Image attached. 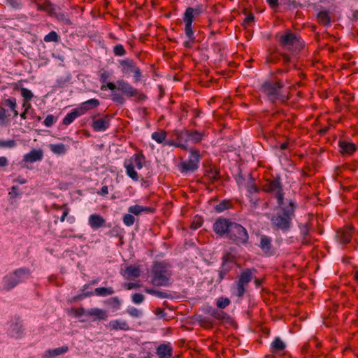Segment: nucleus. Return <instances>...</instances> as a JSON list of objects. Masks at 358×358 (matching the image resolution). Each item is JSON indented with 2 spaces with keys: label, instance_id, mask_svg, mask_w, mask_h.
I'll use <instances>...</instances> for the list:
<instances>
[{
  "label": "nucleus",
  "instance_id": "39",
  "mask_svg": "<svg viewBox=\"0 0 358 358\" xmlns=\"http://www.w3.org/2000/svg\"><path fill=\"white\" fill-rule=\"evenodd\" d=\"M50 150L57 155H64L66 152V147L63 143L50 145Z\"/></svg>",
  "mask_w": 358,
  "mask_h": 358
},
{
  "label": "nucleus",
  "instance_id": "61",
  "mask_svg": "<svg viewBox=\"0 0 358 358\" xmlns=\"http://www.w3.org/2000/svg\"><path fill=\"white\" fill-rule=\"evenodd\" d=\"M74 315L76 317H79L83 315H86V311L87 310L84 309L83 308L74 309L73 310Z\"/></svg>",
  "mask_w": 358,
  "mask_h": 358
},
{
  "label": "nucleus",
  "instance_id": "59",
  "mask_svg": "<svg viewBox=\"0 0 358 358\" xmlns=\"http://www.w3.org/2000/svg\"><path fill=\"white\" fill-rule=\"evenodd\" d=\"M7 122V115H6L5 108L0 106V124L4 125Z\"/></svg>",
  "mask_w": 358,
  "mask_h": 358
},
{
  "label": "nucleus",
  "instance_id": "6",
  "mask_svg": "<svg viewBox=\"0 0 358 358\" xmlns=\"http://www.w3.org/2000/svg\"><path fill=\"white\" fill-rule=\"evenodd\" d=\"M262 191L275 195L278 206H282L284 202V192L280 178L267 180L262 186Z\"/></svg>",
  "mask_w": 358,
  "mask_h": 358
},
{
  "label": "nucleus",
  "instance_id": "33",
  "mask_svg": "<svg viewBox=\"0 0 358 358\" xmlns=\"http://www.w3.org/2000/svg\"><path fill=\"white\" fill-rule=\"evenodd\" d=\"M339 146L341 152L345 154L351 155L356 150L355 144L345 141L339 142Z\"/></svg>",
  "mask_w": 358,
  "mask_h": 358
},
{
  "label": "nucleus",
  "instance_id": "10",
  "mask_svg": "<svg viewBox=\"0 0 358 358\" xmlns=\"http://www.w3.org/2000/svg\"><path fill=\"white\" fill-rule=\"evenodd\" d=\"M119 64L121 66V71L123 74L129 75L133 73L136 83L139 82L141 80V71L133 59H121L119 61Z\"/></svg>",
  "mask_w": 358,
  "mask_h": 358
},
{
  "label": "nucleus",
  "instance_id": "34",
  "mask_svg": "<svg viewBox=\"0 0 358 358\" xmlns=\"http://www.w3.org/2000/svg\"><path fill=\"white\" fill-rule=\"evenodd\" d=\"M82 115L78 109L76 108L73 109L71 113H68L62 120V124L64 125H69L72 123L74 120Z\"/></svg>",
  "mask_w": 358,
  "mask_h": 358
},
{
  "label": "nucleus",
  "instance_id": "62",
  "mask_svg": "<svg viewBox=\"0 0 358 358\" xmlns=\"http://www.w3.org/2000/svg\"><path fill=\"white\" fill-rule=\"evenodd\" d=\"M6 3L13 8H19L20 3L18 0H6Z\"/></svg>",
  "mask_w": 358,
  "mask_h": 358
},
{
  "label": "nucleus",
  "instance_id": "41",
  "mask_svg": "<svg viewBox=\"0 0 358 358\" xmlns=\"http://www.w3.org/2000/svg\"><path fill=\"white\" fill-rule=\"evenodd\" d=\"M232 207V203L230 200H223L215 207L217 213H221L225 210L229 209Z\"/></svg>",
  "mask_w": 358,
  "mask_h": 358
},
{
  "label": "nucleus",
  "instance_id": "27",
  "mask_svg": "<svg viewBox=\"0 0 358 358\" xmlns=\"http://www.w3.org/2000/svg\"><path fill=\"white\" fill-rule=\"evenodd\" d=\"M124 166L126 169L127 176H129L134 181H138V175L137 172L134 170L133 159L126 160L124 163Z\"/></svg>",
  "mask_w": 358,
  "mask_h": 358
},
{
  "label": "nucleus",
  "instance_id": "50",
  "mask_svg": "<svg viewBox=\"0 0 358 358\" xmlns=\"http://www.w3.org/2000/svg\"><path fill=\"white\" fill-rule=\"evenodd\" d=\"M105 303L113 309H117L120 305V302L117 297L110 298L106 300Z\"/></svg>",
  "mask_w": 358,
  "mask_h": 358
},
{
  "label": "nucleus",
  "instance_id": "15",
  "mask_svg": "<svg viewBox=\"0 0 358 358\" xmlns=\"http://www.w3.org/2000/svg\"><path fill=\"white\" fill-rule=\"evenodd\" d=\"M113 115H106L102 118L94 120L92 124V127L96 131H103L109 128L110 120L112 119Z\"/></svg>",
  "mask_w": 358,
  "mask_h": 358
},
{
  "label": "nucleus",
  "instance_id": "30",
  "mask_svg": "<svg viewBox=\"0 0 358 358\" xmlns=\"http://www.w3.org/2000/svg\"><path fill=\"white\" fill-rule=\"evenodd\" d=\"M203 12V6L198 5L195 8L188 7L185 11L183 16H189L191 17V20H194V18L199 16Z\"/></svg>",
  "mask_w": 358,
  "mask_h": 358
},
{
  "label": "nucleus",
  "instance_id": "23",
  "mask_svg": "<svg viewBox=\"0 0 358 358\" xmlns=\"http://www.w3.org/2000/svg\"><path fill=\"white\" fill-rule=\"evenodd\" d=\"M175 136L176 137V140L178 141L176 145L177 147L185 148V145L187 142L188 141V130L187 129H183L181 131H176L175 132Z\"/></svg>",
  "mask_w": 358,
  "mask_h": 358
},
{
  "label": "nucleus",
  "instance_id": "52",
  "mask_svg": "<svg viewBox=\"0 0 358 358\" xmlns=\"http://www.w3.org/2000/svg\"><path fill=\"white\" fill-rule=\"evenodd\" d=\"M131 214V213L125 214L123 216V222L127 227L133 225L135 222L134 216Z\"/></svg>",
  "mask_w": 358,
  "mask_h": 358
},
{
  "label": "nucleus",
  "instance_id": "25",
  "mask_svg": "<svg viewBox=\"0 0 358 358\" xmlns=\"http://www.w3.org/2000/svg\"><path fill=\"white\" fill-rule=\"evenodd\" d=\"M108 327L110 329V330H129V326L128 323L125 320H115L110 321Z\"/></svg>",
  "mask_w": 358,
  "mask_h": 358
},
{
  "label": "nucleus",
  "instance_id": "18",
  "mask_svg": "<svg viewBox=\"0 0 358 358\" xmlns=\"http://www.w3.org/2000/svg\"><path fill=\"white\" fill-rule=\"evenodd\" d=\"M8 334L13 338H21L23 334L22 321L17 319L15 321L12 322L8 329Z\"/></svg>",
  "mask_w": 358,
  "mask_h": 358
},
{
  "label": "nucleus",
  "instance_id": "9",
  "mask_svg": "<svg viewBox=\"0 0 358 358\" xmlns=\"http://www.w3.org/2000/svg\"><path fill=\"white\" fill-rule=\"evenodd\" d=\"M189 152V159L182 162L180 164L182 173L194 172L199 168V163L201 159L199 151L192 149Z\"/></svg>",
  "mask_w": 358,
  "mask_h": 358
},
{
  "label": "nucleus",
  "instance_id": "63",
  "mask_svg": "<svg viewBox=\"0 0 358 358\" xmlns=\"http://www.w3.org/2000/svg\"><path fill=\"white\" fill-rule=\"evenodd\" d=\"M58 20L63 21L66 24H71V20L68 17H66L64 14H58L56 15Z\"/></svg>",
  "mask_w": 358,
  "mask_h": 358
},
{
  "label": "nucleus",
  "instance_id": "26",
  "mask_svg": "<svg viewBox=\"0 0 358 358\" xmlns=\"http://www.w3.org/2000/svg\"><path fill=\"white\" fill-rule=\"evenodd\" d=\"M183 21L185 24V32L187 38L189 39V41L194 42L195 37L194 35V31L192 30V22L193 20H191V17L189 16H183Z\"/></svg>",
  "mask_w": 358,
  "mask_h": 358
},
{
  "label": "nucleus",
  "instance_id": "44",
  "mask_svg": "<svg viewBox=\"0 0 358 358\" xmlns=\"http://www.w3.org/2000/svg\"><path fill=\"white\" fill-rule=\"evenodd\" d=\"M231 303V301L227 297H220L217 299L216 306L219 309H224L227 307Z\"/></svg>",
  "mask_w": 358,
  "mask_h": 358
},
{
  "label": "nucleus",
  "instance_id": "11",
  "mask_svg": "<svg viewBox=\"0 0 358 358\" xmlns=\"http://www.w3.org/2000/svg\"><path fill=\"white\" fill-rule=\"evenodd\" d=\"M202 311L212 318L215 324L216 321L222 322L229 318V315L222 310H218L208 305H204L202 307Z\"/></svg>",
  "mask_w": 358,
  "mask_h": 358
},
{
  "label": "nucleus",
  "instance_id": "2",
  "mask_svg": "<svg viewBox=\"0 0 358 358\" xmlns=\"http://www.w3.org/2000/svg\"><path fill=\"white\" fill-rule=\"evenodd\" d=\"M283 88L284 85L282 80L277 79L265 81L261 85L259 90L272 103H275L278 101L285 103L289 99V96L282 93Z\"/></svg>",
  "mask_w": 358,
  "mask_h": 358
},
{
  "label": "nucleus",
  "instance_id": "14",
  "mask_svg": "<svg viewBox=\"0 0 358 358\" xmlns=\"http://www.w3.org/2000/svg\"><path fill=\"white\" fill-rule=\"evenodd\" d=\"M282 58L283 65L288 66L290 62V57L285 53H280L278 50L271 52L266 57V62L276 64Z\"/></svg>",
  "mask_w": 358,
  "mask_h": 358
},
{
  "label": "nucleus",
  "instance_id": "64",
  "mask_svg": "<svg viewBox=\"0 0 358 358\" xmlns=\"http://www.w3.org/2000/svg\"><path fill=\"white\" fill-rule=\"evenodd\" d=\"M20 194L18 192V188L15 186H13L11 189V191L9 192V196L10 198H15Z\"/></svg>",
  "mask_w": 358,
  "mask_h": 358
},
{
  "label": "nucleus",
  "instance_id": "21",
  "mask_svg": "<svg viewBox=\"0 0 358 358\" xmlns=\"http://www.w3.org/2000/svg\"><path fill=\"white\" fill-rule=\"evenodd\" d=\"M105 224L106 220L100 215L92 214L89 217V224L94 229L103 227Z\"/></svg>",
  "mask_w": 358,
  "mask_h": 358
},
{
  "label": "nucleus",
  "instance_id": "54",
  "mask_svg": "<svg viewBox=\"0 0 358 358\" xmlns=\"http://www.w3.org/2000/svg\"><path fill=\"white\" fill-rule=\"evenodd\" d=\"M113 53L115 56H124L126 55V50L121 44L116 45L113 48Z\"/></svg>",
  "mask_w": 358,
  "mask_h": 358
},
{
  "label": "nucleus",
  "instance_id": "1",
  "mask_svg": "<svg viewBox=\"0 0 358 358\" xmlns=\"http://www.w3.org/2000/svg\"><path fill=\"white\" fill-rule=\"evenodd\" d=\"M280 206V211L271 218V227L275 231L287 232L292 227L296 206L293 201H289L287 203L283 202V205Z\"/></svg>",
  "mask_w": 358,
  "mask_h": 358
},
{
  "label": "nucleus",
  "instance_id": "57",
  "mask_svg": "<svg viewBox=\"0 0 358 358\" xmlns=\"http://www.w3.org/2000/svg\"><path fill=\"white\" fill-rule=\"evenodd\" d=\"M131 299L135 304H140L144 301L145 297L141 293H135L132 295Z\"/></svg>",
  "mask_w": 358,
  "mask_h": 358
},
{
  "label": "nucleus",
  "instance_id": "60",
  "mask_svg": "<svg viewBox=\"0 0 358 358\" xmlns=\"http://www.w3.org/2000/svg\"><path fill=\"white\" fill-rule=\"evenodd\" d=\"M107 88L111 90H117V83L115 84L113 83H108L106 85H101V90H106Z\"/></svg>",
  "mask_w": 358,
  "mask_h": 358
},
{
  "label": "nucleus",
  "instance_id": "42",
  "mask_svg": "<svg viewBox=\"0 0 358 358\" xmlns=\"http://www.w3.org/2000/svg\"><path fill=\"white\" fill-rule=\"evenodd\" d=\"M130 159H133L134 165L135 164L138 169L143 168V161L145 159L143 153H136Z\"/></svg>",
  "mask_w": 358,
  "mask_h": 358
},
{
  "label": "nucleus",
  "instance_id": "56",
  "mask_svg": "<svg viewBox=\"0 0 358 358\" xmlns=\"http://www.w3.org/2000/svg\"><path fill=\"white\" fill-rule=\"evenodd\" d=\"M246 188H247L248 193H250V194L259 192V189L258 188V187L256 185V184L253 181L248 182L247 184Z\"/></svg>",
  "mask_w": 358,
  "mask_h": 358
},
{
  "label": "nucleus",
  "instance_id": "32",
  "mask_svg": "<svg viewBox=\"0 0 358 358\" xmlns=\"http://www.w3.org/2000/svg\"><path fill=\"white\" fill-rule=\"evenodd\" d=\"M86 315L94 316L99 320H106L108 317L107 313L104 310L96 308L87 310Z\"/></svg>",
  "mask_w": 358,
  "mask_h": 358
},
{
  "label": "nucleus",
  "instance_id": "8",
  "mask_svg": "<svg viewBox=\"0 0 358 358\" xmlns=\"http://www.w3.org/2000/svg\"><path fill=\"white\" fill-rule=\"evenodd\" d=\"M117 90L122 92L128 98L137 97L138 101H143L147 98L145 94L140 92L124 80L117 81Z\"/></svg>",
  "mask_w": 358,
  "mask_h": 358
},
{
  "label": "nucleus",
  "instance_id": "36",
  "mask_svg": "<svg viewBox=\"0 0 358 358\" xmlns=\"http://www.w3.org/2000/svg\"><path fill=\"white\" fill-rule=\"evenodd\" d=\"M188 141H191L193 143L201 142L203 136V134L197 130H188Z\"/></svg>",
  "mask_w": 358,
  "mask_h": 358
},
{
  "label": "nucleus",
  "instance_id": "3",
  "mask_svg": "<svg viewBox=\"0 0 358 358\" xmlns=\"http://www.w3.org/2000/svg\"><path fill=\"white\" fill-rule=\"evenodd\" d=\"M171 266L165 262H155L151 268V281L155 286H169L171 284Z\"/></svg>",
  "mask_w": 358,
  "mask_h": 358
},
{
  "label": "nucleus",
  "instance_id": "16",
  "mask_svg": "<svg viewBox=\"0 0 358 358\" xmlns=\"http://www.w3.org/2000/svg\"><path fill=\"white\" fill-rule=\"evenodd\" d=\"M353 228L351 227L340 229L337 231L336 238L341 244H347L352 239L353 234Z\"/></svg>",
  "mask_w": 358,
  "mask_h": 358
},
{
  "label": "nucleus",
  "instance_id": "37",
  "mask_svg": "<svg viewBox=\"0 0 358 358\" xmlns=\"http://www.w3.org/2000/svg\"><path fill=\"white\" fill-rule=\"evenodd\" d=\"M285 347V343L279 337H276L271 344V348L275 352L283 350Z\"/></svg>",
  "mask_w": 358,
  "mask_h": 358
},
{
  "label": "nucleus",
  "instance_id": "7",
  "mask_svg": "<svg viewBox=\"0 0 358 358\" xmlns=\"http://www.w3.org/2000/svg\"><path fill=\"white\" fill-rule=\"evenodd\" d=\"M30 275V271L28 268H22L15 270L3 278V283L8 289H12L18 283L28 278Z\"/></svg>",
  "mask_w": 358,
  "mask_h": 358
},
{
  "label": "nucleus",
  "instance_id": "22",
  "mask_svg": "<svg viewBox=\"0 0 358 358\" xmlns=\"http://www.w3.org/2000/svg\"><path fill=\"white\" fill-rule=\"evenodd\" d=\"M68 351L69 347L66 345H63L52 350H48L44 352L43 358H55L59 355L65 354Z\"/></svg>",
  "mask_w": 358,
  "mask_h": 358
},
{
  "label": "nucleus",
  "instance_id": "35",
  "mask_svg": "<svg viewBox=\"0 0 358 358\" xmlns=\"http://www.w3.org/2000/svg\"><path fill=\"white\" fill-rule=\"evenodd\" d=\"M156 297L164 299L168 298L171 299H180L182 298L179 292H150Z\"/></svg>",
  "mask_w": 358,
  "mask_h": 358
},
{
  "label": "nucleus",
  "instance_id": "13",
  "mask_svg": "<svg viewBox=\"0 0 358 358\" xmlns=\"http://www.w3.org/2000/svg\"><path fill=\"white\" fill-rule=\"evenodd\" d=\"M232 222L226 218H219L213 224V230L220 236H227Z\"/></svg>",
  "mask_w": 358,
  "mask_h": 358
},
{
  "label": "nucleus",
  "instance_id": "31",
  "mask_svg": "<svg viewBox=\"0 0 358 358\" xmlns=\"http://www.w3.org/2000/svg\"><path fill=\"white\" fill-rule=\"evenodd\" d=\"M154 208L150 207H144L139 205H134L129 207L128 212L135 215H138L141 213H153Z\"/></svg>",
  "mask_w": 358,
  "mask_h": 358
},
{
  "label": "nucleus",
  "instance_id": "43",
  "mask_svg": "<svg viewBox=\"0 0 358 358\" xmlns=\"http://www.w3.org/2000/svg\"><path fill=\"white\" fill-rule=\"evenodd\" d=\"M318 22L323 25H329L330 24V17L327 11H320L317 14Z\"/></svg>",
  "mask_w": 358,
  "mask_h": 358
},
{
  "label": "nucleus",
  "instance_id": "4",
  "mask_svg": "<svg viewBox=\"0 0 358 358\" xmlns=\"http://www.w3.org/2000/svg\"><path fill=\"white\" fill-rule=\"evenodd\" d=\"M280 47L285 51L296 52L303 47V42L297 34L289 31L283 34L277 35Z\"/></svg>",
  "mask_w": 358,
  "mask_h": 358
},
{
  "label": "nucleus",
  "instance_id": "51",
  "mask_svg": "<svg viewBox=\"0 0 358 358\" xmlns=\"http://www.w3.org/2000/svg\"><path fill=\"white\" fill-rule=\"evenodd\" d=\"M17 145L16 141L15 140H0V148H13L15 147Z\"/></svg>",
  "mask_w": 358,
  "mask_h": 358
},
{
  "label": "nucleus",
  "instance_id": "17",
  "mask_svg": "<svg viewBox=\"0 0 358 358\" xmlns=\"http://www.w3.org/2000/svg\"><path fill=\"white\" fill-rule=\"evenodd\" d=\"M271 241V238L266 235L260 236L259 247L268 256L273 255L275 252Z\"/></svg>",
  "mask_w": 358,
  "mask_h": 358
},
{
  "label": "nucleus",
  "instance_id": "24",
  "mask_svg": "<svg viewBox=\"0 0 358 358\" xmlns=\"http://www.w3.org/2000/svg\"><path fill=\"white\" fill-rule=\"evenodd\" d=\"M43 158V151L41 150H32L24 156V161L33 163L41 161Z\"/></svg>",
  "mask_w": 358,
  "mask_h": 358
},
{
  "label": "nucleus",
  "instance_id": "5",
  "mask_svg": "<svg viewBox=\"0 0 358 358\" xmlns=\"http://www.w3.org/2000/svg\"><path fill=\"white\" fill-rule=\"evenodd\" d=\"M226 237L231 243L238 246L245 245L249 241V234L247 229L241 224L234 222L231 224Z\"/></svg>",
  "mask_w": 358,
  "mask_h": 358
},
{
  "label": "nucleus",
  "instance_id": "19",
  "mask_svg": "<svg viewBox=\"0 0 358 358\" xmlns=\"http://www.w3.org/2000/svg\"><path fill=\"white\" fill-rule=\"evenodd\" d=\"M156 353L159 358H171L173 348L170 343H162L157 348Z\"/></svg>",
  "mask_w": 358,
  "mask_h": 358
},
{
  "label": "nucleus",
  "instance_id": "49",
  "mask_svg": "<svg viewBox=\"0 0 358 358\" xmlns=\"http://www.w3.org/2000/svg\"><path fill=\"white\" fill-rule=\"evenodd\" d=\"M111 99L119 105H123L125 102L123 95L118 92H113L111 94Z\"/></svg>",
  "mask_w": 358,
  "mask_h": 358
},
{
  "label": "nucleus",
  "instance_id": "47",
  "mask_svg": "<svg viewBox=\"0 0 358 358\" xmlns=\"http://www.w3.org/2000/svg\"><path fill=\"white\" fill-rule=\"evenodd\" d=\"M1 106L10 108L11 110H14L16 108V100L15 98H9L2 100Z\"/></svg>",
  "mask_w": 358,
  "mask_h": 358
},
{
  "label": "nucleus",
  "instance_id": "28",
  "mask_svg": "<svg viewBox=\"0 0 358 358\" xmlns=\"http://www.w3.org/2000/svg\"><path fill=\"white\" fill-rule=\"evenodd\" d=\"M195 318L201 327L206 329H210L215 324L214 320L208 315H197Z\"/></svg>",
  "mask_w": 358,
  "mask_h": 358
},
{
  "label": "nucleus",
  "instance_id": "20",
  "mask_svg": "<svg viewBox=\"0 0 358 358\" xmlns=\"http://www.w3.org/2000/svg\"><path fill=\"white\" fill-rule=\"evenodd\" d=\"M100 104V102L96 99H89L80 104V106L77 108L80 113L83 115L85 113H87L88 110L95 108L97 106H99Z\"/></svg>",
  "mask_w": 358,
  "mask_h": 358
},
{
  "label": "nucleus",
  "instance_id": "53",
  "mask_svg": "<svg viewBox=\"0 0 358 358\" xmlns=\"http://www.w3.org/2000/svg\"><path fill=\"white\" fill-rule=\"evenodd\" d=\"M21 95L24 98V102L29 101L33 97V93L27 88L21 89Z\"/></svg>",
  "mask_w": 358,
  "mask_h": 358
},
{
  "label": "nucleus",
  "instance_id": "46",
  "mask_svg": "<svg viewBox=\"0 0 358 358\" xmlns=\"http://www.w3.org/2000/svg\"><path fill=\"white\" fill-rule=\"evenodd\" d=\"M59 39V36L55 31H50L44 37V41L45 42H57Z\"/></svg>",
  "mask_w": 358,
  "mask_h": 358
},
{
  "label": "nucleus",
  "instance_id": "38",
  "mask_svg": "<svg viewBox=\"0 0 358 358\" xmlns=\"http://www.w3.org/2000/svg\"><path fill=\"white\" fill-rule=\"evenodd\" d=\"M38 9L47 12L51 16L55 15V8L50 1H45L43 4H38Z\"/></svg>",
  "mask_w": 358,
  "mask_h": 358
},
{
  "label": "nucleus",
  "instance_id": "58",
  "mask_svg": "<svg viewBox=\"0 0 358 358\" xmlns=\"http://www.w3.org/2000/svg\"><path fill=\"white\" fill-rule=\"evenodd\" d=\"M55 121H56V118L53 115H48L45 117L43 123L46 127H50L53 125V124L55 122Z\"/></svg>",
  "mask_w": 358,
  "mask_h": 358
},
{
  "label": "nucleus",
  "instance_id": "12",
  "mask_svg": "<svg viewBox=\"0 0 358 358\" xmlns=\"http://www.w3.org/2000/svg\"><path fill=\"white\" fill-rule=\"evenodd\" d=\"M255 268H246L241 272L238 280V291H245L246 285L255 278Z\"/></svg>",
  "mask_w": 358,
  "mask_h": 358
},
{
  "label": "nucleus",
  "instance_id": "45",
  "mask_svg": "<svg viewBox=\"0 0 358 358\" xmlns=\"http://www.w3.org/2000/svg\"><path fill=\"white\" fill-rule=\"evenodd\" d=\"M166 136V132L165 131H162L160 132H154L152 134V138L155 141H157L159 143H162Z\"/></svg>",
  "mask_w": 358,
  "mask_h": 358
},
{
  "label": "nucleus",
  "instance_id": "48",
  "mask_svg": "<svg viewBox=\"0 0 358 358\" xmlns=\"http://www.w3.org/2000/svg\"><path fill=\"white\" fill-rule=\"evenodd\" d=\"M126 312L133 317H140L143 315V312L136 308L134 307H128Z\"/></svg>",
  "mask_w": 358,
  "mask_h": 358
},
{
  "label": "nucleus",
  "instance_id": "29",
  "mask_svg": "<svg viewBox=\"0 0 358 358\" xmlns=\"http://www.w3.org/2000/svg\"><path fill=\"white\" fill-rule=\"evenodd\" d=\"M122 274L127 278H135L140 275L141 270L139 266L131 265L125 268Z\"/></svg>",
  "mask_w": 358,
  "mask_h": 358
},
{
  "label": "nucleus",
  "instance_id": "40",
  "mask_svg": "<svg viewBox=\"0 0 358 358\" xmlns=\"http://www.w3.org/2000/svg\"><path fill=\"white\" fill-rule=\"evenodd\" d=\"M206 176H207L212 182L217 181L220 178V171L217 169L210 168L206 171Z\"/></svg>",
  "mask_w": 358,
  "mask_h": 358
},
{
  "label": "nucleus",
  "instance_id": "55",
  "mask_svg": "<svg viewBox=\"0 0 358 358\" xmlns=\"http://www.w3.org/2000/svg\"><path fill=\"white\" fill-rule=\"evenodd\" d=\"M55 208L57 210H63L62 215L60 217V221L62 222H64L66 217L69 213V209L67 208L66 204H64L62 206H55Z\"/></svg>",
  "mask_w": 358,
  "mask_h": 358
}]
</instances>
